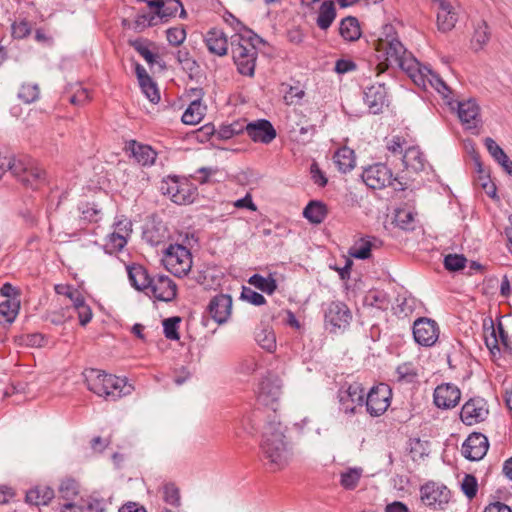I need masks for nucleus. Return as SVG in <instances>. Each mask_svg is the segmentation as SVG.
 <instances>
[{"instance_id": "0e129e2a", "label": "nucleus", "mask_w": 512, "mask_h": 512, "mask_svg": "<svg viewBox=\"0 0 512 512\" xmlns=\"http://www.w3.org/2000/svg\"><path fill=\"white\" fill-rule=\"evenodd\" d=\"M113 233L123 236L126 240L132 233V223L130 220L124 218L114 223Z\"/></svg>"}, {"instance_id": "cd10ccee", "label": "nucleus", "mask_w": 512, "mask_h": 512, "mask_svg": "<svg viewBox=\"0 0 512 512\" xmlns=\"http://www.w3.org/2000/svg\"><path fill=\"white\" fill-rule=\"evenodd\" d=\"M205 43L209 52L224 56L227 54L228 42L223 31L219 29H211L205 36Z\"/></svg>"}, {"instance_id": "052dcab7", "label": "nucleus", "mask_w": 512, "mask_h": 512, "mask_svg": "<svg viewBox=\"0 0 512 512\" xmlns=\"http://www.w3.org/2000/svg\"><path fill=\"white\" fill-rule=\"evenodd\" d=\"M139 85L141 87L142 92L152 103H157L160 100L159 91L152 79L148 80L147 82H143Z\"/></svg>"}, {"instance_id": "58836bf2", "label": "nucleus", "mask_w": 512, "mask_h": 512, "mask_svg": "<svg viewBox=\"0 0 512 512\" xmlns=\"http://www.w3.org/2000/svg\"><path fill=\"white\" fill-rule=\"evenodd\" d=\"M417 376V369L412 363H403L395 371V377L399 383H412Z\"/></svg>"}, {"instance_id": "b1692460", "label": "nucleus", "mask_w": 512, "mask_h": 512, "mask_svg": "<svg viewBox=\"0 0 512 512\" xmlns=\"http://www.w3.org/2000/svg\"><path fill=\"white\" fill-rule=\"evenodd\" d=\"M480 108L473 99L458 102L457 114L466 129H474L480 123L479 118Z\"/></svg>"}, {"instance_id": "603ef678", "label": "nucleus", "mask_w": 512, "mask_h": 512, "mask_svg": "<svg viewBox=\"0 0 512 512\" xmlns=\"http://www.w3.org/2000/svg\"><path fill=\"white\" fill-rule=\"evenodd\" d=\"M163 499L166 503L172 506H178L180 504V494L178 488L172 484L167 483L163 486Z\"/></svg>"}, {"instance_id": "c03bdc74", "label": "nucleus", "mask_w": 512, "mask_h": 512, "mask_svg": "<svg viewBox=\"0 0 512 512\" xmlns=\"http://www.w3.org/2000/svg\"><path fill=\"white\" fill-rule=\"evenodd\" d=\"M490 38V31L485 22L479 23L474 31V35L472 38L473 47L476 49H481Z\"/></svg>"}, {"instance_id": "412c9836", "label": "nucleus", "mask_w": 512, "mask_h": 512, "mask_svg": "<svg viewBox=\"0 0 512 512\" xmlns=\"http://www.w3.org/2000/svg\"><path fill=\"white\" fill-rule=\"evenodd\" d=\"M434 3L438 5V29L442 32L451 31L455 27V24L458 20V15L452 0H436Z\"/></svg>"}, {"instance_id": "3c124183", "label": "nucleus", "mask_w": 512, "mask_h": 512, "mask_svg": "<svg viewBox=\"0 0 512 512\" xmlns=\"http://www.w3.org/2000/svg\"><path fill=\"white\" fill-rule=\"evenodd\" d=\"M40 90L37 84H23L18 92V96L25 103H32L39 98Z\"/></svg>"}, {"instance_id": "ddd939ff", "label": "nucleus", "mask_w": 512, "mask_h": 512, "mask_svg": "<svg viewBox=\"0 0 512 512\" xmlns=\"http://www.w3.org/2000/svg\"><path fill=\"white\" fill-rule=\"evenodd\" d=\"M9 164L11 174L27 187L36 188L44 179V172L32 165V162H12Z\"/></svg>"}, {"instance_id": "f704fd0d", "label": "nucleus", "mask_w": 512, "mask_h": 512, "mask_svg": "<svg viewBox=\"0 0 512 512\" xmlns=\"http://www.w3.org/2000/svg\"><path fill=\"white\" fill-rule=\"evenodd\" d=\"M327 215V207L321 201H311L303 210V216L313 224H320Z\"/></svg>"}, {"instance_id": "20e7f679", "label": "nucleus", "mask_w": 512, "mask_h": 512, "mask_svg": "<svg viewBox=\"0 0 512 512\" xmlns=\"http://www.w3.org/2000/svg\"><path fill=\"white\" fill-rule=\"evenodd\" d=\"M254 32L245 29L232 40V54L239 73L253 76L256 66V47Z\"/></svg>"}, {"instance_id": "e2e57ef3", "label": "nucleus", "mask_w": 512, "mask_h": 512, "mask_svg": "<svg viewBox=\"0 0 512 512\" xmlns=\"http://www.w3.org/2000/svg\"><path fill=\"white\" fill-rule=\"evenodd\" d=\"M395 221L402 229H410L414 222V214L408 210H399L395 215Z\"/></svg>"}, {"instance_id": "a878e982", "label": "nucleus", "mask_w": 512, "mask_h": 512, "mask_svg": "<svg viewBox=\"0 0 512 512\" xmlns=\"http://www.w3.org/2000/svg\"><path fill=\"white\" fill-rule=\"evenodd\" d=\"M364 101L373 114L381 112L386 102V89L383 84H375L365 91Z\"/></svg>"}, {"instance_id": "e433bc0d", "label": "nucleus", "mask_w": 512, "mask_h": 512, "mask_svg": "<svg viewBox=\"0 0 512 512\" xmlns=\"http://www.w3.org/2000/svg\"><path fill=\"white\" fill-rule=\"evenodd\" d=\"M20 303L18 299H6L0 303V325L11 324L19 311Z\"/></svg>"}, {"instance_id": "39448f33", "label": "nucleus", "mask_w": 512, "mask_h": 512, "mask_svg": "<svg viewBox=\"0 0 512 512\" xmlns=\"http://www.w3.org/2000/svg\"><path fill=\"white\" fill-rule=\"evenodd\" d=\"M161 190L178 205H189L198 197L197 187L186 177L168 176L163 181Z\"/></svg>"}, {"instance_id": "69168bd1", "label": "nucleus", "mask_w": 512, "mask_h": 512, "mask_svg": "<svg viewBox=\"0 0 512 512\" xmlns=\"http://www.w3.org/2000/svg\"><path fill=\"white\" fill-rule=\"evenodd\" d=\"M405 144L406 141L400 136H394L389 141H387V149L392 153V156L396 157L397 155L402 154L405 149Z\"/></svg>"}, {"instance_id": "dca6fc26", "label": "nucleus", "mask_w": 512, "mask_h": 512, "mask_svg": "<svg viewBox=\"0 0 512 512\" xmlns=\"http://www.w3.org/2000/svg\"><path fill=\"white\" fill-rule=\"evenodd\" d=\"M421 501L429 507H442L450 499V491L441 484L429 482L420 489Z\"/></svg>"}, {"instance_id": "72a5a7b5", "label": "nucleus", "mask_w": 512, "mask_h": 512, "mask_svg": "<svg viewBox=\"0 0 512 512\" xmlns=\"http://www.w3.org/2000/svg\"><path fill=\"white\" fill-rule=\"evenodd\" d=\"M340 35L347 41H356L361 36V29L357 18L348 16L341 20Z\"/></svg>"}, {"instance_id": "1a4fd4ad", "label": "nucleus", "mask_w": 512, "mask_h": 512, "mask_svg": "<svg viewBox=\"0 0 512 512\" xmlns=\"http://www.w3.org/2000/svg\"><path fill=\"white\" fill-rule=\"evenodd\" d=\"M392 392L388 385L380 383L373 387L366 397L367 412L371 416L382 415L390 406Z\"/></svg>"}, {"instance_id": "c9c22d12", "label": "nucleus", "mask_w": 512, "mask_h": 512, "mask_svg": "<svg viewBox=\"0 0 512 512\" xmlns=\"http://www.w3.org/2000/svg\"><path fill=\"white\" fill-rule=\"evenodd\" d=\"M336 18L334 3L330 0L324 1L320 8L316 23L322 30H327Z\"/></svg>"}, {"instance_id": "7c9ffc66", "label": "nucleus", "mask_w": 512, "mask_h": 512, "mask_svg": "<svg viewBox=\"0 0 512 512\" xmlns=\"http://www.w3.org/2000/svg\"><path fill=\"white\" fill-rule=\"evenodd\" d=\"M475 184L480 187L489 197L496 196V186L491 180L489 171L485 169L483 162H475Z\"/></svg>"}, {"instance_id": "79ce46f5", "label": "nucleus", "mask_w": 512, "mask_h": 512, "mask_svg": "<svg viewBox=\"0 0 512 512\" xmlns=\"http://www.w3.org/2000/svg\"><path fill=\"white\" fill-rule=\"evenodd\" d=\"M180 322H181V318L179 316H174V317L166 318L163 320L162 325H163L164 335L167 339L174 340V341L179 340L180 336H179L178 329H179Z\"/></svg>"}, {"instance_id": "8fccbe9b", "label": "nucleus", "mask_w": 512, "mask_h": 512, "mask_svg": "<svg viewBox=\"0 0 512 512\" xmlns=\"http://www.w3.org/2000/svg\"><path fill=\"white\" fill-rule=\"evenodd\" d=\"M365 301L369 305L376 307L378 309H381V310L387 309L388 305H389V300L387 298L386 293H384L382 291H378V290L370 291L367 294Z\"/></svg>"}, {"instance_id": "a19ab883", "label": "nucleus", "mask_w": 512, "mask_h": 512, "mask_svg": "<svg viewBox=\"0 0 512 512\" xmlns=\"http://www.w3.org/2000/svg\"><path fill=\"white\" fill-rule=\"evenodd\" d=\"M130 44L150 66L158 64L159 57L149 49V44L147 42L138 39L130 41Z\"/></svg>"}, {"instance_id": "a18cd8bd", "label": "nucleus", "mask_w": 512, "mask_h": 512, "mask_svg": "<svg viewBox=\"0 0 512 512\" xmlns=\"http://www.w3.org/2000/svg\"><path fill=\"white\" fill-rule=\"evenodd\" d=\"M277 289V273H268L267 276L258 275V290L272 295Z\"/></svg>"}, {"instance_id": "4468645a", "label": "nucleus", "mask_w": 512, "mask_h": 512, "mask_svg": "<svg viewBox=\"0 0 512 512\" xmlns=\"http://www.w3.org/2000/svg\"><path fill=\"white\" fill-rule=\"evenodd\" d=\"M146 294L157 300L170 302L177 295V286L169 276L155 274Z\"/></svg>"}, {"instance_id": "f3484780", "label": "nucleus", "mask_w": 512, "mask_h": 512, "mask_svg": "<svg viewBox=\"0 0 512 512\" xmlns=\"http://www.w3.org/2000/svg\"><path fill=\"white\" fill-rule=\"evenodd\" d=\"M489 448L488 439L481 433H472L462 445V454L465 458L477 461L482 459Z\"/></svg>"}, {"instance_id": "ea45409f", "label": "nucleus", "mask_w": 512, "mask_h": 512, "mask_svg": "<svg viewBox=\"0 0 512 512\" xmlns=\"http://www.w3.org/2000/svg\"><path fill=\"white\" fill-rule=\"evenodd\" d=\"M276 130L266 119H258V141L269 144L276 138Z\"/></svg>"}, {"instance_id": "bf43d9fd", "label": "nucleus", "mask_w": 512, "mask_h": 512, "mask_svg": "<svg viewBox=\"0 0 512 512\" xmlns=\"http://www.w3.org/2000/svg\"><path fill=\"white\" fill-rule=\"evenodd\" d=\"M310 175L314 184L319 187H325L328 183L326 173L318 166L317 162H313L310 166Z\"/></svg>"}, {"instance_id": "de8ad7c7", "label": "nucleus", "mask_w": 512, "mask_h": 512, "mask_svg": "<svg viewBox=\"0 0 512 512\" xmlns=\"http://www.w3.org/2000/svg\"><path fill=\"white\" fill-rule=\"evenodd\" d=\"M372 244L369 240L360 239L349 249V254L357 259H367L371 253Z\"/></svg>"}, {"instance_id": "c85d7f7f", "label": "nucleus", "mask_w": 512, "mask_h": 512, "mask_svg": "<svg viewBox=\"0 0 512 512\" xmlns=\"http://www.w3.org/2000/svg\"><path fill=\"white\" fill-rule=\"evenodd\" d=\"M128 276L133 287L139 291L147 293L151 285L153 275L149 274L146 268L141 265H133L128 268Z\"/></svg>"}, {"instance_id": "393cba45", "label": "nucleus", "mask_w": 512, "mask_h": 512, "mask_svg": "<svg viewBox=\"0 0 512 512\" xmlns=\"http://www.w3.org/2000/svg\"><path fill=\"white\" fill-rule=\"evenodd\" d=\"M196 98L191 101L187 109L182 115V121L184 124L196 125L202 121L205 115L206 106L202 104L200 97L202 96L201 89L191 90Z\"/></svg>"}, {"instance_id": "7ed1b4c3", "label": "nucleus", "mask_w": 512, "mask_h": 512, "mask_svg": "<svg viewBox=\"0 0 512 512\" xmlns=\"http://www.w3.org/2000/svg\"><path fill=\"white\" fill-rule=\"evenodd\" d=\"M262 450L274 469L286 467L292 459L293 451L280 424L269 425L263 433Z\"/></svg>"}, {"instance_id": "4d7b16f0", "label": "nucleus", "mask_w": 512, "mask_h": 512, "mask_svg": "<svg viewBox=\"0 0 512 512\" xmlns=\"http://www.w3.org/2000/svg\"><path fill=\"white\" fill-rule=\"evenodd\" d=\"M168 42L173 46L181 45L186 39V31L183 27H172L166 32Z\"/></svg>"}, {"instance_id": "338daca9", "label": "nucleus", "mask_w": 512, "mask_h": 512, "mask_svg": "<svg viewBox=\"0 0 512 512\" xmlns=\"http://www.w3.org/2000/svg\"><path fill=\"white\" fill-rule=\"evenodd\" d=\"M31 31L30 25L26 21L15 22L12 25V35L15 38H24Z\"/></svg>"}, {"instance_id": "f8f14e48", "label": "nucleus", "mask_w": 512, "mask_h": 512, "mask_svg": "<svg viewBox=\"0 0 512 512\" xmlns=\"http://www.w3.org/2000/svg\"><path fill=\"white\" fill-rule=\"evenodd\" d=\"M361 176L365 184L372 189H381L393 182L392 172L383 162L369 165Z\"/></svg>"}, {"instance_id": "4c0bfd02", "label": "nucleus", "mask_w": 512, "mask_h": 512, "mask_svg": "<svg viewBox=\"0 0 512 512\" xmlns=\"http://www.w3.org/2000/svg\"><path fill=\"white\" fill-rule=\"evenodd\" d=\"M363 475V469L360 467L348 468L340 474V484L344 489L353 490L357 487L361 477Z\"/></svg>"}, {"instance_id": "aec40b11", "label": "nucleus", "mask_w": 512, "mask_h": 512, "mask_svg": "<svg viewBox=\"0 0 512 512\" xmlns=\"http://www.w3.org/2000/svg\"><path fill=\"white\" fill-rule=\"evenodd\" d=\"M461 398V392L455 385L446 383L437 386L434 391V403L442 409H450L455 407Z\"/></svg>"}, {"instance_id": "49530a36", "label": "nucleus", "mask_w": 512, "mask_h": 512, "mask_svg": "<svg viewBox=\"0 0 512 512\" xmlns=\"http://www.w3.org/2000/svg\"><path fill=\"white\" fill-rule=\"evenodd\" d=\"M126 244L127 240L123 236L112 232L106 238L104 249L107 253L114 254L121 251Z\"/></svg>"}, {"instance_id": "6ab92c4d", "label": "nucleus", "mask_w": 512, "mask_h": 512, "mask_svg": "<svg viewBox=\"0 0 512 512\" xmlns=\"http://www.w3.org/2000/svg\"><path fill=\"white\" fill-rule=\"evenodd\" d=\"M281 380L278 376L270 374L261 382L260 392L258 393V400L266 406L271 405L272 409L276 411L274 404L277 402L281 395Z\"/></svg>"}, {"instance_id": "2eb2a0df", "label": "nucleus", "mask_w": 512, "mask_h": 512, "mask_svg": "<svg viewBox=\"0 0 512 512\" xmlns=\"http://www.w3.org/2000/svg\"><path fill=\"white\" fill-rule=\"evenodd\" d=\"M413 336L415 341L426 347L436 343L439 337L438 324L428 318H420L414 322Z\"/></svg>"}, {"instance_id": "f257e3e1", "label": "nucleus", "mask_w": 512, "mask_h": 512, "mask_svg": "<svg viewBox=\"0 0 512 512\" xmlns=\"http://www.w3.org/2000/svg\"><path fill=\"white\" fill-rule=\"evenodd\" d=\"M377 75L383 73L389 66L395 65L408 72L417 65V59L409 53L397 37L392 25H385L381 35L375 42Z\"/></svg>"}, {"instance_id": "2f4dec72", "label": "nucleus", "mask_w": 512, "mask_h": 512, "mask_svg": "<svg viewBox=\"0 0 512 512\" xmlns=\"http://www.w3.org/2000/svg\"><path fill=\"white\" fill-rule=\"evenodd\" d=\"M246 128L249 137L256 142V122H250L245 125L244 122H234L228 126H222L217 131V135L221 139H229L235 134H238Z\"/></svg>"}, {"instance_id": "4be33fe9", "label": "nucleus", "mask_w": 512, "mask_h": 512, "mask_svg": "<svg viewBox=\"0 0 512 512\" xmlns=\"http://www.w3.org/2000/svg\"><path fill=\"white\" fill-rule=\"evenodd\" d=\"M232 309V298L226 294L213 297L208 305L210 316L218 324L225 323L230 317Z\"/></svg>"}, {"instance_id": "13d9d810", "label": "nucleus", "mask_w": 512, "mask_h": 512, "mask_svg": "<svg viewBox=\"0 0 512 512\" xmlns=\"http://www.w3.org/2000/svg\"><path fill=\"white\" fill-rule=\"evenodd\" d=\"M461 488H462L463 493L469 499L474 498L476 496L477 488H478L476 478L472 475H468V474L465 475V477L462 481V484H461Z\"/></svg>"}, {"instance_id": "5fc2aeb1", "label": "nucleus", "mask_w": 512, "mask_h": 512, "mask_svg": "<svg viewBox=\"0 0 512 512\" xmlns=\"http://www.w3.org/2000/svg\"><path fill=\"white\" fill-rule=\"evenodd\" d=\"M466 258L459 254H449L444 258V266L449 271H458L464 268Z\"/></svg>"}, {"instance_id": "6e6552de", "label": "nucleus", "mask_w": 512, "mask_h": 512, "mask_svg": "<svg viewBox=\"0 0 512 512\" xmlns=\"http://www.w3.org/2000/svg\"><path fill=\"white\" fill-rule=\"evenodd\" d=\"M365 392L361 384L353 383L347 387L340 388L338 399L340 410L345 414H355L357 408H361L364 403Z\"/></svg>"}, {"instance_id": "473e14b6", "label": "nucleus", "mask_w": 512, "mask_h": 512, "mask_svg": "<svg viewBox=\"0 0 512 512\" xmlns=\"http://www.w3.org/2000/svg\"><path fill=\"white\" fill-rule=\"evenodd\" d=\"M54 497V491L48 486H36L26 493V502L39 506L47 505Z\"/></svg>"}, {"instance_id": "6e6d98bb", "label": "nucleus", "mask_w": 512, "mask_h": 512, "mask_svg": "<svg viewBox=\"0 0 512 512\" xmlns=\"http://www.w3.org/2000/svg\"><path fill=\"white\" fill-rule=\"evenodd\" d=\"M218 171L208 167H202L196 171L191 177L200 184L211 183L215 181Z\"/></svg>"}, {"instance_id": "f03ea898", "label": "nucleus", "mask_w": 512, "mask_h": 512, "mask_svg": "<svg viewBox=\"0 0 512 512\" xmlns=\"http://www.w3.org/2000/svg\"><path fill=\"white\" fill-rule=\"evenodd\" d=\"M87 388L106 400H117L132 392V385L126 379L107 374L101 370L88 369L84 372Z\"/></svg>"}, {"instance_id": "bb28decb", "label": "nucleus", "mask_w": 512, "mask_h": 512, "mask_svg": "<svg viewBox=\"0 0 512 512\" xmlns=\"http://www.w3.org/2000/svg\"><path fill=\"white\" fill-rule=\"evenodd\" d=\"M148 5L155 9V13L160 18L175 16L178 11H180L181 18L186 16V11L180 0H150Z\"/></svg>"}, {"instance_id": "c756f323", "label": "nucleus", "mask_w": 512, "mask_h": 512, "mask_svg": "<svg viewBox=\"0 0 512 512\" xmlns=\"http://www.w3.org/2000/svg\"><path fill=\"white\" fill-rule=\"evenodd\" d=\"M124 149L128 157H134L136 160H156L157 158V152L150 145L136 140L128 141Z\"/></svg>"}, {"instance_id": "423d86ee", "label": "nucleus", "mask_w": 512, "mask_h": 512, "mask_svg": "<svg viewBox=\"0 0 512 512\" xmlns=\"http://www.w3.org/2000/svg\"><path fill=\"white\" fill-rule=\"evenodd\" d=\"M163 261L166 269L177 277L186 276L192 267L191 252L180 244L170 245Z\"/></svg>"}, {"instance_id": "09e8293b", "label": "nucleus", "mask_w": 512, "mask_h": 512, "mask_svg": "<svg viewBox=\"0 0 512 512\" xmlns=\"http://www.w3.org/2000/svg\"><path fill=\"white\" fill-rule=\"evenodd\" d=\"M258 344L267 352H274L276 350V336L271 328H264L261 334H258Z\"/></svg>"}, {"instance_id": "774afa93", "label": "nucleus", "mask_w": 512, "mask_h": 512, "mask_svg": "<svg viewBox=\"0 0 512 512\" xmlns=\"http://www.w3.org/2000/svg\"><path fill=\"white\" fill-rule=\"evenodd\" d=\"M176 58L184 69L192 71L196 67V62L190 58L187 51L178 50L176 53Z\"/></svg>"}, {"instance_id": "9b49d317", "label": "nucleus", "mask_w": 512, "mask_h": 512, "mask_svg": "<svg viewBox=\"0 0 512 512\" xmlns=\"http://www.w3.org/2000/svg\"><path fill=\"white\" fill-rule=\"evenodd\" d=\"M489 415L487 401L482 397H474L469 399L462 406L460 418L466 425H475L483 422Z\"/></svg>"}, {"instance_id": "864d4df0", "label": "nucleus", "mask_w": 512, "mask_h": 512, "mask_svg": "<svg viewBox=\"0 0 512 512\" xmlns=\"http://www.w3.org/2000/svg\"><path fill=\"white\" fill-rule=\"evenodd\" d=\"M82 218L89 222H97L101 218V209L95 203H86L80 208Z\"/></svg>"}, {"instance_id": "37998d69", "label": "nucleus", "mask_w": 512, "mask_h": 512, "mask_svg": "<svg viewBox=\"0 0 512 512\" xmlns=\"http://www.w3.org/2000/svg\"><path fill=\"white\" fill-rule=\"evenodd\" d=\"M282 87H286V90L284 91L283 99L287 105L299 104L305 96V91L298 85L292 86V85L282 84Z\"/></svg>"}, {"instance_id": "a211bd4d", "label": "nucleus", "mask_w": 512, "mask_h": 512, "mask_svg": "<svg viewBox=\"0 0 512 512\" xmlns=\"http://www.w3.org/2000/svg\"><path fill=\"white\" fill-rule=\"evenodd\" d=\"M286 126L290 141L302 145L311 142L316 132L315 126L309 124L307 120L297 122L290 118Z\"/></svg>"}, {"instance_id": "0eeeda50", "label": "nucleus", "mask_w": 512, "mask_h": 512, "mask_svg": "<svg viewBox=\"0 0 512 512\" xmlns=\"http://www.w3.org/2000/svg\"><path fill=\"white\" fill-rule=\"evenodd\" d=\"M407 75L416 85L424 89H427L428 86H430L444 98H448L449 94H451L450 88L442 78L429 67L422 66L418 61L417 65L407 72Z\"/></svg>"}, {"instance_id": "5701e85b", "label": "nucleus", "mask_w": 512, "mask_h": 512, "mask_svg": "<svg viewBox=\"0 0 512 512\" xmlns=\"http://www.w3.org/2000/svg\"><path fill=\"white\" fill-rule=\"evenodd\" d=\"M485 343L492 353L495 349L500 351L501 346L504 349H512L508 344V335L501 322L495 326L491 321L489 327L485 326Z\"/></svg>"}, {"instance_id": "9d476101", "label": "nucleus", "mask_w": 512, "mask_h": 512, "mask_svg": "<svg viewBox=\"0 0 512 512\" xmlns=\"http://www.w3.org/2000/svg\"><path fill=\"white\" fill-rule=\"evenodd\" d=\"M325 323L331 327V331H344L352 319L351 311L346 304L335 301L327 305L325 309Z\"/></svg>"}, {"instance_id": "680f3d73", "label": "nucleus", "mask_w": 512, "mask_h": 512, "mask_svg": "<svg viewBox=\"0 0 512 512\" xmlns=\"http://www.w3.org/2000/svg\"><path fill=\"white\" fill-rule=\"evenodd\" d=\"M484 144L494 160H507V156L503 149L492 138L487 137L484 140Z\"/></svg>"}]
</instances>
